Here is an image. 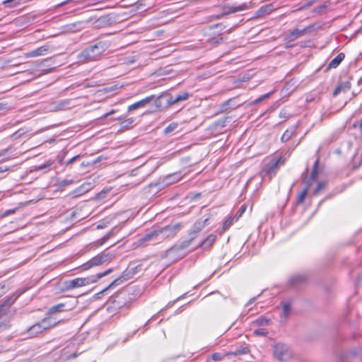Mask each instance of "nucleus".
<instances>
[{
  "instance_id": "f704fd0d",
  "label": "nucleus",
  "mask_w": 362,
  "mask_h": 362,
  "mask_svg": "<svg viewBox=\"0 0 362 362\" xmlns=\"http://www.w3.org/2000/svg\"><path fill=\"white\" fill-rule=\"evenodd\" d=\"M23 292H19V293H16L13 296L9 298L6 301V303L7 305H12L15 300L18 298V296H20L21 295Z\"/></svg>"
},
{
  "instance_id": "ddd939ff",
  "label": "nucleus",
  "mask_w": 362,
  "mask_h": 362,
  "mask_svg": "<svg viewBox=\"0 0 362 362\" xmlns=\"http://www.w3.org/2000/svg\"><path fill=\"white\" fill-rule=\"evenodd\" d=\"M164 98L166 99V103L168 105H172L176 104V102H174L175 98H173L170 94L166 93V94L161 95L156 100L155 103L157 107H160V105H161L160 100Z\"/></svg>"
},
{
  "instance_id": "39448f33",
  "label": "nucleus",
  "mask_w": 362,
  "mask_h": 362,
  "mask_svg": "<svg viewBox=\"0 0 362 362\" xmlns=\"http://www.w3.org/2000/svg\"><path fill=\"white\" fill-rule=\"evenodd\" d=\"M113 257H114L113 254H112L110 252H103L95 256L94 257L90 259L87 262L83 264L79 267V269L81 271H85V270L90 269L91 267H96V266L100 265L105 262H110L113 259Z\"/></svg>"
},
{
  "instance_id": "6ab92c4d",
  "label": "nucleus",
  "mask_w": 362,
  "mask_h": 362,
  "mask_svg": "<svg viewBox=\"0 0 362 362\" xmlns=\"http://www.w3.org/2000/svg\"><path fill=\"white\" fill-rule=\"evenodd\" d=\"M113 235H114V233L112 230L108 232L102 238H100V240H98L95 242L96 246L98 247V246L103 245L105 243H106Z\"/></svg>"
},
{
  "instance_id": "9b49d317",
  "label": "nucleus",
  "mask_w": 362,
  "mask_h": 362,
  "mask_svg": "<svg viewBox=\"0 0 362 362\" xmlns=\"http://www.w3.org/2000/svg\"><path fill=\"white\" fill-rule=\"evenodd\" d=\"M216 239V235L214 234H210L207 238L201 241L197 246H200L204 249H207L210 247Z\"/></svg>"
},
{
  "instance_id": "ea45409f",
  "label": "nucleus",
  "mask_w": 362,
  "mask_h": 362,
  "mask_svg": "<svg viewBox=\"0 0 362 362\" xmlns=\"http://www.w3.org/2000/svg\"><path fill=\"white\" fill-rule=\"evenodd\" d=\"M271 11H272L271 6H266L261 7L259 10V13H264V12L269 13Z\"/></svg>"
},
{
  "instance_id": "bb28decb",
  "label": "nucleus",
  "mask_w": 362,
  "mask_h": 362,
  "mask_svg": "<svg viewBox=\"0 0 362 362\" xmlns=\"http://www.w3.org/2000/svg\"><path fill=\"white\" fill-rule=\"evenodd\" d=\"M64 308V305L63 303L58 304L57 305L52 306L49 308V313H54L56 312H61L63 310V308Z\"/></svg>"
},
{
  "instance_id": "9d476101",
  "label": "nucleus",
  "mask_w": 362,
  "mask_h": 362,
  "mask_svg": "<svg viewBox=\"0 0 362 362\" xmlns=\"http://www.w3.org/2000/svg\"><path fill=\"white\" fill-rule=\"evenodd\" d=\"M49 49L48 45H44L40 47H38L36 49H34L29 53L27 54V57H35L38 56H42L45 54Z\"/></svg>"
},
{
  "instance_id": "864d4df0",
  "label": "nucleus",
  "mask_w": 362,
  "mask_h": 362,
  "mask_svg": "<svg viewBox=\"0 0 362 362\" xmlns=\"http://www.w3.org/2000/svg\"><path fill=\"white\" fill-rule=\"evenodd\" d=\"M113 112H114V111L112 110V111H111V112H110L107 113V114L105 115V117H107V116H109V115H110L113 114Z\"/></svg>"
},
{
  "instance_id": "dca6fc26",
  "label": "nucleus",
  "mask_w": 362,
  "mask_h": 362,
  "mask_svg": "<svg viewBox=\"0 0 362 362\" xmlns=\"http://www.w3.org/2000/svg\"><path fill=\"white\" fill-rule=\"evenodd\" d=\"M126 279L124 276H121L119 278L115 279L108 286H107L105 288H104L102 291L98 293L96 295L99 296L104 292H105L107 290H108L110 288H112L113 286L120 285L122 283H123Z\"/></svg>"
},
{
  "instance_id": "13d9d810",
  "label": "nucleus",
  "mask_w": 362,
  "mask_h": 362,
  "mask_svg": "<svg viewBox=\"0 0 362 362\" xmlns=\"http://www.w3.org/2000/svg\"><path fill=\"white\" fill-rule=\"evenodd\" d=\"M182 297H183V296H180V297H178V298L176 299V300H178L181 299Z\"/></svg>"
},
{
  "instance_id": "79ce46f5",
  "label": "nucleus",
  "mask_w": 362,
  "mask_h": 362,
  "mask_svg": "<svg viewBox=\"0 0 362 362\" xmlns=\"http://www.w3.org/2000/svg\"><path fill=\"white\" fill-rule=\"evenodd\" d=\"M73 183L72 180H64L61 182V186H66Z\"/></svg>"
},
{
  "instance_id": "603ef678",
  "label": "nucleus",
  "mask_w": 362,
  "mask_h": 362,
  "mask_svg": "<svg viewBox=\"0 0 362 362\" xmlns=\"http://www.w3.org/2000/svg\"><path fill=\"white\" fill-rule=\"evenodd\" d=\"M77 356V354L76 353H74L73 355L70 356L68 357V358H75Z\"/></svg>"
},
{
  "instance_id": "a19ab883",
  "label": "nucleus",
  "mask_w": 362,
  "mask_h": 362,
  "mask_svg": "<svg viewBox=\"0 0 362 362\" xmlns=\"http://www.w3.org/2000/svg\"><path fill=\"white\" fill-rule=\"evenodd\" d=\"M341 89H342V86H337L336 88L334 89V92H333V95L334 96L337 95L340 93Z\"/></svg>"
},
{
  "instance_id": "8fccbe9b",
  "label": "nucleus",
  "mask_w": 362,
  "mask_h": 362,
  "mask_svg": "<svg viewBox=\"0 0 362 362\" xmlns=\"http://www.w3.org/2000/svg\"><path fill=\"white\" fill-rule=\"evenodd\" d=\"M98 229H101V228H105V226L104 225H102V224H98L96 227Z\"/></svg>"
},
{
  "instance_id": "37998d69",
  "label": "nucleus",
  "mask_w": 362,
  "mask_h": 362,
  "mask_svg": "<svg viewBox=\"0 0 362 362\" xmlns=\"http://www.w3.org/2000/svg\"><path fill=\"white\" fill-rule=\"evenodd\" d=\"M79 156H80L79 155H77V156L71 158L70 160H69L67 161L66 165L72 164L74 161H76L79 158Z\"/></svg>"
},
{
  "instance_id": "2f4dec72",
  "label": "nucleus",
  "mask_w": 362,
  "mask_h": 362,
  "mask_svg": "<svg viewBox=\"0 0 362 362\" xmlns=\"http://www.w3.org/2000/svg\"><path fill=\"white\" fill-rule=\"evenodd\" d=\"M317 165H318V160H316L314 164L313 169L310 174V179L311 180H315L317 177Z\"/></svg>"
},
{
  "instance_id": "0eeeda50",
  "label": "nucleus",
  "mask_w": 362,
  "mask_h": 362,
  "mask_svg": "<svg viewBox=\"0 0 362 362\" xmlns=\"http://www.w3.org/2000/svg\"><path fill=\"white\" fill-rule=\"evenodd\" d=\"M284 160L281 158H279L277 160H272L270 163L265 167L264 172H262V176L265 177L268 176L269 180H271L272 177L275 175L276 170H278L280 165H282Z\"/></svg>"
},
{
  "instance_id": "680f3d73",
  "label": "nucleus",
  "mask_w": 362,
  "mask_h": 362,
  "mask_svg": "<svg viewBox=\"0 0 362 362\" xmlns=\"http://www.w3.org/2000/svg\"><path fill=\"white\" fill-rule=\"evenodd\" d=\"M352 354L354 356V355L356 354V352H353Z\"/></svg>"
},
{
  "instance_id": "72a5a7b5",
  "label": "nucleus",
  "mask_w": 362,
  "mask_h": 362,
  "mask_svg": "<svg viewBox=\"0 0 362 362\" xmlns=\"http://www.w3.org/2000/svg\"><path fill=\"white\" fill-rule=\"evenodd\" d=\"M233 217L230 216V217L228 218L223 223V230H226L228 228H229V227L233 224Z\"/></svg>"
},
{
  "instance_id": "393cba45",
  "label": "nucleus",
  "mask_w": 362,
  "mask_h": 362,
  "mask_svg": "<svg viewBox=\"0 0 362 362\" xmlns=\"http://www.w3.org/2000/svg\"><path fill=\"white\" fill-rule=\"evenodd\" d=\"M14 151V148L13 147H8L6 149H3L0 151V157H6V158H9V156L12 154Z\"/></svg>"
},
{
  "instance_id": "f03ea898",
  "label": "nucleus",
  "mask_w": 362,
  "mask_h": 362,
  "mask_svg": "<svg viewBox=\"0 0 362 362\" xmlns=\"http://www.w3.org/2000/svg\"><path fill=\"white\" fill-rule=\"evenodd\" d=\"M178 228V226H168L164 228H161L158 230H155L147 233L145 236L139 239L140 244L145 245L146 243L149 241L159 242L164 240L166 238L173 236L175 234L176 230Z\"/></svg>"
},
{
  "instance_id": "6e6d98bb",
  "label": "nucleus",
  "mask_w": 362,
  "mask_h": 362,
  "mask_svg": "<svg viewBox=\"0 0 362 362\" xmlns=\"http://www.w3.org/2000/svg\"><path fill=\"white\" fill-rule=\"evenodd\" d=\"M4 197V193L2 192H0V200H1Z\"/></svg>"
},
{
  "instance_id": "c03bdc74",
  "label": "nucleus",
  "mask_w": 362,
  "mask_h": 362,
  "mask_svg": "<svg viewBox=\"0 0 362 362\" xmlns=\"http://www.w3.org/2000/svg\"><path fill=\"white\" fill-rule=\"evenodd\" d=\"M7 109H8L7 103H0V111L5 110H7Z\"/></svg>"
},
{
  "instance_id": "e433bc0d",
  "label": "nucleus",
  "mask_w": 362,
  "mask_h": 362,
  "mask_svg": "<svg viewBox=\"0 0 362 362\" xmlns=\"http://www.w3.org/2000/svg\"><path fill=\"white\" fill-rule=\"evenodd\" d=\"M253 333L256 336H266V334H267V332L264 329L262 328L255 329L253 331Z\"/></svg>"
},
{
  "instance_id": "f8f14e48",
  "label": "nucleus",
  "mask_w": 362,
  "mask_h": 362,
  "mask_svg": "<svg viewBox=\"0 0 362 362\" xmlns=\"http://www.w3.org/2000/svg\"><path fill=\"white\" fill-rule=\"evenodd\" d=\"M248 8H249V6L246 4H243L240 6H238L227 7L223 12V15H228L230 13H236L238 11L247 10Z\"/></svg>"
},
{
  "instance_id": "6e6552de",
  "label": "nucleus",
  "mask_w": 362,
  "mask_h": 362,
  "mask_svg": "<svg viewBox=\"0 0 362 362\" xmlns=\"http://www.w3.org/2000/svg\"><path fill=\"white\" fill-rule=\"evenodd\" d=\"M154 98V95H150V96H148L139 101H137L136 103H134V104L129 105L128 107V111L129 112H131L134 110H136L137 108H139V107H144L147 103H148L153 98Z\"/></svg>"
},
{
  "instance_id": "b1692460",
  "label": "nucleus",
  "mask_w": 362,
  "mask_h": 362,
  "mask_svg": "<svg viewBox=\"0 0 362 362\" xmlns=\"http://www.w3.org/2000/svg\"><path fill=\"white\" fill-rule=\"evenodd\" d=\"M269 320L263 316L259 317L254 322L257 326H266L269 325Z\"/></svg>"
},
{
  "instance_id": "a18cd8bd",
  "label": "nucleus",
  "mask_w": 362,
  "mask_h": 362,
  "mask_svg": "<svg viewBox=\"0 0 362 362\" xmlns=\"http://www.w3.org/2000/svg\"><path fill=\"white\" fill-rule=\"evenodd\" d=\"M7 170H8V168L6 167L1 166L0 167V173L6 172Z\"/></svg>"
},
{
  "instance_id": "7ed1b4c3",
  "label": "nucleus",
  "mask_w": 362,
  "mask_h": 362,
  "mask_svg": "<svg viewBox=\"0 0 362 362\" xmlns=\"http://www.w3.org/2000/svg\"><path fill=\"white\" fill-rule=\"evenodd\" d=\"M107 49V43L98 42L83 50L78 54V59L81 62L97 60Z\"/></svg>"
},
{
  "instance_id": "09e8293b",
  "label": "nucleus",
  "mask_w": 362,
  "mask_h": 362,
  "mask_svg": "<svg viewBox=\"0 0 362 362\" xmlns=\"http://www.w3.org/2000/svg\"><path fill=\"white\" fill-rule=\"evenodd\" d=\"M175 301L176 300H174V301H172V302H169L168 304L166 305V307L169 308V307L172 306Z\"/></svg>"
},
{
  "instance_id": "4d7b16f0",
  "label": "nucleus",
  "mask_w": 362,
  "mask_h": 362,
  "mask_svg": "<svg viewBox=\"0 0 362 362\" xmlns=\"http://www.w3.org/2000/svg\"><path fill=\"white\" fill-rule=\"evenodd\" d=\"M253 300H254V298H253V299L250 300H249V302L247 303V305H248L249 304H250Z\"/></svg>"
},
{
  "instance_id": "f3484780",
  "label": "nucleus",
  "mask_w": 362,
  "mask_h": 362,
  "mask_svg": "<svg viewBox=\"0 0 362 362\" xmlns=\"http://www.w3.org/2000/svg\"><path fill=\"white\" fill-rule=\"evenodd\" d=\"M291 304L289 301H285L282 303V312L281 317L286 319L290 315Z\"/></svg>"
},
{
  "instance_id": "20e7f679",
  "label": "nucleus",
  "mask_w": 362,
  "mask_h": 362,
  "mask_svg": "<svg viewBox=\"0 0 362 362\" xmlns=\"http://www.w3.org/2000/svg\"><path fill=\"white\" fill-rule=\"evenodd\" d=\"M112 272V269H108L104 272H101L97 274L95 278H76L65 282L66 288L69 290L74 289L76 288L81 287L89 284L90 283L95 282L97 280L103 278V276L110 274Z\"/></svg>"
},
{
  "instance_id": "7c9ffc66",
  "label": "nucleus",
  "mask_w": 362,
  "mask_h": 362,
  "mask_svg": "<svg viewBox=\"0 0 362 362\" xmlns=\"http://www.w3.org/2000/svg\"><path fill=\"white\" fill-rule=\"evenodd\" d=\"M54 163L53 161L52 160H48L47 162H46L44 164H42L40 165H38V166H35V170H37V171H39V170H42L44 169H46L47 168H49V166H51L52 164Z\"/></svg>"
},
{
  "instance_id": "bf43d9fd",
  "label": "nucleus",
  "mask_w": 362,
  "mask_h": 362,
  "mask_svg": "<svg viewBox=\"0 0 362 362\" xmlns=\"http://www.w3.org/2000/svg\"><path fill=\"white\" fill-rule=\"evenodd\" d=\"M17 134H18V132L14 133V134H13V136L16 138V137L18 136H17Z\"/></svg>"
},
{
  "instance_id": "423d86ee",
  "label": "nucleus",
  "mask_w": 362,
  "mask_h": 362,
  "mask_svg": "<svg viewBox=\"0 0 362 362\" xmlns=\"http://www.w3.org/2000/svg\"><path fill=\"white\" fill-rule=\"evenodd\" d=\"M274 356L280 361H288L293 357V351L286 344L277 343L274 346Z\"/></svg>"
},
{
  "instance_id": "3c124183",
  "label": "nucleus",
  "mask_w": 362,
  "mask_h": 362,
  "mask_svg": "<svg viewBox=\"0 0 362 362\" xmlns=\"http://www.w3.org/2000/svg\"><path fill=\"white\" fill-rule=\"evenodd\" d=\"M234 101V99H230V100H228L226 103V105H230L231 103H233Z\"/></svg>"
},
{
  "instance_id": "412c9836",
  "label": "nucleus",
  "mask_w": 362,
  "mask_h": 362,
  "mask_svg": "<svg viewBox=\"0 0 362 362\" xmlns=\"http://www.w3.org/2000/svg\"><path fill=\"white\" fill-rule=\"evenodd\" d=\"M306 31V29L304 28V29H302V30H300V29H298V28H296L294 29L289 35L288 37H295V38H298V37L300 36H302L305 34Z\"/></svg>"
},
{
  "instance_id": "de8ad7c7",
  "label": "nucleus",
  "mask_w": 362,
  "mask_h": 362,
  "mask_svg": "<svg viewBox=\"0 0 362 362\" xmlns=\"http://www.w3.org/2000/svg\"><path fill=\"white\" fill-rule=\"evenodd\" d=\"M245 206H242L241 208L240 209V215L245 211Z\"/></svg>"
},
{
  "instance_id": "5701e85b",
  "label": "nucleus",
  "mask_w": 362,
  "mask_h": 362,
  "mask_svg": "<svg viewBox=\"0 0 362 362\" xmlns=\"http://www.w3.org/2000/svg\"><path fill=\"white\" fill-rule=\"evenodd\" d=\"M293 134H294L293 129H287L282 135L281 139L283 142H286L292 137V136Z\"/></svg>"
},
{
  "instance_id": "a878e982",
  "label": "nucleus",
  "mask_w": 362,
  "mask_h": 362,
  "mask_svg": "<svg viewBox=\"0 0 362 362\" xmlns=\"http://www.w3.org/2000/svg\"><path fill=\"white\" fill-rule=\"evenodd\" d=\"M189 98V93L187 92H183L179 95H177L176 97H175L174 102H176V103L186 100Z\"/></svg>"
},
{
  "instance_id": "cd10ccee",
  "label": "nucleus",
  "mask_w": 362,
  "mask_h": 362,
  "mask_svg": "<svg viewBox=\"0 0 362 362\" xmlns=\"http://www.w3.org/2000/svg\"><path fill=\"white\" fill-rule=\"evenodd\" d=\"M2 4L6 7L12 8L19 4V3L17 0H5L2 2Z\"/></svg>"
},
{
  "instance_id": "c9c22d12",
  "label": "nucleus",
  "mask_w": 362,
  "mask_h": 362,
  "mask_svg": "<svg viewBox=\"0 0 362 362\" xmlns=\"http://www.w3.org/2000/svg\"><path fill=\"white\" fill-rule=\"evenodd\" d=\"M325 185H326L325 182H323L318 183L316 188L314 190V192H313L314 194H315V195L317 194L321 189H322L325 187Z\"/></svg>"
},
{
  "instance_id": "f257e3e1",
  "label": "nucleus",
  "mask_w": 362,
  "mask_h": 362,
  "mask_svg": "<svg viewBox=\"0 0 362 362\" xmlns=\"http://www.w3.org/2000/svg\"><path fill=\"white\" fill-rule=\"evenodd\" d=\"M207 221L208 218H205L204 220L199 219L196 223H194L190 230V238L189 240H184L180 245L173 246L168 250L166 252V255L171 258L182 257L185 255L184 250L189 247L192 240L195 238V235L204 228Z\"/></svg>"
},
{
  "instance_id": "49530a36",
  "label": "nucleus",
  "mask_w": 362,
  "mask_h": 362,
  "mask_svg": "<svg viewBox=\"0 0 362 362\" xmlns=\"http://www.w3.org/2000/svg\"><path fill=\"white\" fill-rule=\"evenodd\" d=\"M13 212H14V210H8V211H6L4 213V216H7V215H8V214H12V213H13Z\"/></svg>"
},
{
  "instance_id": "4468645a",
  "label": "nucleus",
  "mask_w": 362,
  "mask_h": 362,
  "mask_svg": "<svg viewBox=\"0 0 362 362\" xmlns=\"http://www.w3.org/2000/svg\"><path fill=\"white\" fill-rule=\"evenodd\" d=\"M344 54L340 53L334 57L328 64L327 69L337 68L344 59Z\"/></svg>"
},
{
  "instance_id": "2eb2a0df",
  "label": "nucleus",
  "mask_w": 362,
  "mask_h": 362,
  "mask_svg": "<svg viewBox=\"0 0 362 362\" xmlns=\"http://www.w3.org/2000/svg\"><path fill=\"white\" fill-rule=\"evenodd\" d=\"M306 281V277L302 274H297L291 277L289 283L292 286H298Z\"/></svg>"
},
{
  "instance_id": "58836bf2",
  "label": "nucleus",
  "mask_w": 362,
  "mask_h": 362,
  "mask_svg": "<svg viewBox=\"0 0 362 362\" xmlns=\"http://www.w3.org/2000/svg\"><path fill=\"white\" fill-rule=\"evenodd\" d=\"M339 86H342V89L344 92L349 90L351 88V83L349 81L341 83Z\"/></svg>"
},
{
  "instance_id": "5fc2aeb1",
  "label": "nucleus",
  "mask_w": 362,
  "mask_h": 362,
  "mask_svg": "<svg viewBox=\"0 0 362 362\" xmlns=\"http://www.w3.org/2000/svg\"><path fill=\"white\" fill-rule=\"evenodd\" d=\"M357 33H362V25L358 28V30H357Z\"/></svg>"
},
{
  "instance_id": "052dcab7",
  "label": "nucleus",
  "mask_w": 362,
  "mask_h": 362,
  "mask_svg": "<svg viewBox=\"0 0 362 362\" xmlns=\"http://www.w3.org/2000/svg\"><path fill=\"white\" fill-rule=\"evenodd\" d=\"M85 185H86V184H83V185H81V187H85Z\"/></svg>"
},
{
  "instance_id": "1a4fd4ad",
  "label": "nucleus",
  "mask_w": 362,
  "mask_h": 362,
  "mask_svg": "<svg viewBox=\"0 0 362 362\" xmlns=\"http://www.w3.org/2000/svg\"><path fill=\"white\" fill-rule=\"evenodd\" d=\"M182 178V175L180 172H176L173 174L168 175L166 177H165L163 180V182L168 185H172L175 182H178Z\"/></svg>"
},
{
  "instance_id": "a211bd4d",
  "label": "nucleus",
  "mask_w": 362,
  "mask_h": 362,
  "mask_svg": "<svg viewBox=\"0 0 362 362\" xmlns=\"http://www.w3.org/2000/svg\"><path fill=\"white\" fill-rule=\"evenodd\" d=\"M40 326H42V329L43 330L49 329V327H52L57 325V322H53L51 318H45L41 322H40Z\"/></svg>"
},
{
  "instance_id": "4c0bfd02",
  "label": "nucleus",
  "mask_w": 362,
  "mask_h": 362,
  "mask_svg": "<svg viewBox=\"0 0 362 362\" xmlns=\"http://www.w3.org/2000/svg\"><path fill=\"white\" fill-rule=\"evenodd\" d=\"M211 358L215 361H218L223 359V356L221 353H214L211 355Z\"/></svg>"
},
{
  "instance_id": "473e14b6",
  "label": "nucleus",
  "mask_w": 362,
  "mask_h": 362,
  "mask_svg": "<svg viewBox=\"0 0 362 362\" xmlns=\"http://www.w3.org/2000/svg\"><path fill=\"white\" fill-rule=\"evenodd\" d=\"M272 94V92H269L268 93H266L263 95H262L261 97L257 98L256 100H255L252 104V105H255V104H257L258 103H260L262 102V100H265V99H267Z\"/></svg>"
},
{
  "instance_id": "4be33fe9",
  "label": "nucleus",
  "mask_w": 362,
  "mask_h": 362,
  "mask_svg": "<svg viewBox=\"0 0 362 362\" xmlns=\"http://www.w3.org/2000/svg\"><path fill=\"white\" fill-rule=\"evenodd\" d=\"M134 120L135 119L133 117L128 118L127 119L123 120L120 123V125L124 129H129L132 126L133 123L134 122Z\"/></svg>"
},
{
  "instance_id": "c85d7f7f",
  "label": "nucleus",
  "mask_w": 362,
  "mask_h": 362,
  "mask_svg": "<svg viewBox=\"0 0 362 362\" xmlns=\"http://www.w3.org/2000/svg\"><path fill=\"white\" fill-rule=\"evenodd\" d=\"M308 191V187H306L298 195L297 202L301 203L304 201Z\"/></svg>"
},
{
  "instance_id": "c756f323",
  "label": "nucleus",
  "mask_w": 362,
  "mask_h": 362,
  "mask_svg": "<svg viewBox=\"0 0 362 362\" xmlns=\"http://www.w3.org/2000/svg\"><path fill=\"white\" fill-rule=\"evenodd\" d=\"M178 124L176 122L170 123L164 130L165 134H170L177 127Z\"/></svg>"
},
{
  "instance_id": "aec40b11",
  "label": "nucleus",
  "mask_w": 362,
  "mask_h": 362,
  "mask_svg": "<svg viewBox=\"0 0 362 362\" xmlns=\"http://www.w3.org/2000/svg\"><path fill=\"white\" fill-rule=\"evenodd\" d=\"M42 331H43V329H42V326H40V322L33 325L28 329V332L32 335L40 333Z\"/></svg>"
}]
</instances>
